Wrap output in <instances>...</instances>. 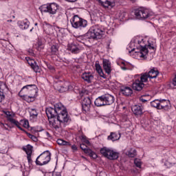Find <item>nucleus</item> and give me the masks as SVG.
Listing matches in <instances>:
<instances>
[{"label": "nucleus", "instance_id": "nucleus-1", "mask_svg": "<svg viewBox=\"0 0 176 176\" xmlns=\"http://www.w3.org/2000/svg\"><path fill=\"white\" fill-rule=\"evenodd\" d=\"M45 113L50 124L53 126L54 129L65 127L68 122H71L67 109L61 103L56 104L53 107L46 108Z\"/></svg>", "mask_w": 176, "mask_h": 176}, {"label": "nucleus", "instance_id": "nucleus-2", "mask_svg": "<svg viewBox=\"0 0 176 176\" xmlns=\"http://www.w3.org/2000/svg\"><path fill=\"white\" fill-rule=\"evenodd\" d=\"M22 93H27L28 96L22 95ZM19 95L21 97H26L28 102H32L35 101V98L38 96V87L32 84L27 85L21 89Z\"/></svg>", "mask_w": 176, "mask_h": 176}, {"label": "nucleus", "instance_id": "nucleus-3", "mask_svg": "<svg viewBox=\"0 0 176 176\" xmlns=\"http://www.w3.org/2000/svg\"><path fill=\"white\" fill-rule=\"evenodd\" d=\"M104 34V31L100 28V26L96 25L89 30L87 33V36H88L89 39H101Z\"/></svg>", "mask_w": 176, "mask_h": 176}, {"label": "nucleus", "instance_id": "nucleus-4", "mask_svg": "<svg viewBox=\"0 0 176 176\" xmlns=\"http://www.w3.org/2000/svg\"><path fill=\"white\" fill-rule=\"evenodd\" d=\"M52 153L49 151H45L42 153L36 159V164L37 166H45L50 162Z\"/></svg>", "mask_w": 176, "mask_h": 176}, {"label": "nucleus", "instance_id": "nucleus-5", "mask_svg": "<svg viewBox=\"0 0 176 176\" xmlns=\"http://www.w3.org/2000/svg\"><path fill=\"white\" fill-rule=\"evenodd\" d=\"M41 13H50V14H56L57 10H58V5L55 3L50 4H45L39 8Z\"/></svg>", "mask_w": 176, "mask_h": 176}, {"label": "nucleus", "instance_id": "nucleus-6", "mask_svg": "<svg viewBox=\"0 0 176 176\" xmlns=\"http://www.w3.org/2000/svg\"><path fill=\"white\" fill-rule=\"evenodd\" d=\"M70 21L74 28H82L87 25V21L82 19L78 15H74Z\"/></svg>", "mask_w": 176, "mask_h": 176}, {"label": "nucleus", "instance_id": "nucleus-7", "mask_svg": "<svg viewBox=\"0 0 176 176\" xmlns=\"http://www.w3.org/2000/svg\"><path fill=\"white\" fill-rule=\"evenodd\" d=\"M135 16L138 20H142L144 19H148L151 16L148 10L144 8H138L135 10Z\"/></svg>", "mask_w": 176, "mask_h": 176}, {"label": "nucleus", "instance_id": "nucleus-8", "mask_svg": "<svg viewBox=\"0 0 176 176\" xmlns=\"http://www.w3.org/2000/svg\"><path fill=\"white\" fill-rule=\"evenodd\" d=\"M144 42V39H142L141 41H138V43L140 45V47L137 49L139 50V52L140 53V57L143 58L149 53V50H148V47H146V45H143L142 43Z\"/></svg>", "mask_w": 176, "mask_h": 176}, {"label": "nucleus", "instance_id": "nucleus-9", "mask_svg": "<svg viewBox=\"0 0 176 176\" xmlns=\"http://www.w3.org/2000/svg\"><path fill=\"white\" fill-rule=\"evenodd\" d=\"M163 102H167V100L162 99V100H154L153 101L151 102V105L153 108H156L157 109H162L163 108H166L167 104L163 105L160 104H163Z\"/></svg>", "mask_w": 176, "mask_h": 176}, {"label": "nucleus", "instance_id": "nucleus-10", "mask_svg": "<svg viewBox=\"0 0 176 176\" xmlns=\"http://www.w3.org/2000/svg\"><path fill=\"white\" fill-rule=\"evenodd\" d=\"M80 148L82 151H84L85 153L89 155L90 157H92V159H97V154L94 153V151H91V149L87 148V146L85 144H80Z\"/></svg>", "mask_w": 176, "mask_h": 176}, {"label": "nucleus", "instance_id": "nucleus-11", "mask_svg": "<svg viewBox=\"0 0 176 176\" xmlns=\"http://www.w3.org/2000/svg\"><path fill=\"white\" fill-rule=\"evenodd\" d=\"M81 104L83 111H85V112H89L91 107V99H90L89 97L84 98L82 100Z\"/></svg>", "mask_w": 176, "mask_h": 176}, {"label": "nucleus", "instance_id": "nucleus-12", "mask_svg": "<svg viewBox=\"0 0 176 176\" xmlns=\"http://www.w3.org/2000/svg\"><path fill=\"white\" fill-rule=\"evenodd\" d=\"M103 100L104 102V105H112L113 102H115V98L109 94H105L104 95H102Z\"/></svg>", "mask_w": 176, "mask_h": 176}, {"label": "nucleus", "instance_id": "nucleus-13", "mask_svg": "<svg viewBox=\"0 0 176 176\" xmlns=\"http://www.w3.org/2000/svg\"><path fill=\"white\" fill-rule=\"evenodd\" d=\"M145 87V84H144L141 80H136L133 84H132V89L133 90H135L136 91H141L142 89Z\"/></svg>", "mask_w": 176, "mask_h": 176}, {"label": "nucleus", "instance_id": "nucleus-14", "mask_svg": "<svg viewBox=\"0 0 176 176\" xmlns=\"http://www.w3.org/2000/svg\"><path fill=\"white\" fill-rule=\"evenodd\" d=\"M132 111L136 116H141L144 113V107L140 105H134L131 108Z\"/></svg>", "mask_w": 176, "mask_h": 176}, {"label": "nucleus", "instance_id": "nucleus-15", "mask_svg": "<svg viewBox=\"0 0 176 176\" xmlns=\"http://www.w3.org/2000/svg\"><path fill=\"white\" fill-rule=\"evenodd\" d=\"M26 60L34 72H41V69L39 68V66L36 65V62H35V60L31 59L30 58H26Z\"/></svg>", "mask_w": 176, "mask_h": 176}, {"label": "nucleus", "instance_id": "nucleus-16", "mask_svg": "<svg viewBox=\"0 0 176 176\" xmlns=\"http://www.w3.org/2000/svg\"><path fill=\"white\" fill-rule=\"evenodd\" d=\"M120 93L125 97H129L133 94V89L130 87H122L120 89Z\"/></svg>", "mask_w": 176, "mask_h": 176}, {"label": "nucleus", "instance_id": "nucleus-17", "mask_svg": "<svg viewBox=\"0 0 176 176\" xmlns=\"http://www.w3.org/2000/svg\"><path fill=\"white\" fill-rule=\"evenodd\" d=\"M102 65L106 74L109 75V74H111V61H109V60L108 59H103Z\"/></svg>", "mask_w": 176, "mask_h": 176}, {"label": "nucleus", "instance_id": "nucleus-18", "mask_svg": "<svg viewBox=\"0 0 176 176\" xmlns=\"http://www.w3.org/2000/svg\"><path fill=\"white\" fill-rule=\"evenodd\" d=\"M112 148L107 146H104L100 148V153L103 155L104 157L109 159V155L111 152Z\"/></svg>", "mask_w": 176, "mask_h": 176}, {"label": "nucleus", "instance_id": "nucleus-19", "mask_svg": "<svg viewBox=\"0 0 176 176\" xmlns=\"http://www.w3.org/2000/svg\"><path fill=\"white\" fill-rule=\"evenodd\" d=\"M74 87L71 85L70 83L66 82L58 89L59 93H65V91H69L72 90Z\"/></svg>", "mask_w": 176, "mask_h": 176}, {"label": "nucleus", "instance_id": "nucleus-20", "mask_svg": "<svg viewBox=\"0 0 176 176\" xmlns=\"http://www.w3.org/2000/svg\"><path fill=\"white\" fill-rule=\"evenodd\" d=\"M67 50H69L74 54H78V53H80V48L79 47V46L74 43L68 45Z\"/></svg>", "mask_w": 176, "mask_h": 176}, {"label": "nucleus", "instance_id": "nucleus-21", "mask_svg": "<svg viewBox=\"0 0 176 176\" xmlns=\"http://www.w3.org/2000/svg\"><path fill=\"white\" fill-rule=\"evenodd\" d=\"M102 6L104 8H113L115 6V0H98Z\"/></svg>", "mask_w": 176, "mask_h": 176}, {"label": "nucleus", "instance_id": "nucleus-22", "mask_svg": "<svg viewBox=\"0 0 176 176\" xmlns=\"http://www.w3.org/2000/svg\"><path fill=\"white\" fill-rule=\"evenodd\" d=\"M107 140H110V141H118L119 140H120V133H117L116 132H111L110 133V135H109L107 137Z\"/></svg>", "mask_w": 176, "mask_h": 176}, {"label": "nucleus", "instance_id": "nucleus-23", "mask_svg": "<svg viewBox=\"0 0 176 176\" xmlns=\"http://www.w3.org/2000/svg\"><path fill=\"white\" fill-rule=\"evenodd\" d=\"M82 78L85 82H87V83H91V80L94 79V76L91 74L90 72L83 73Z\"/></svg>", "mask_w": 176, "mask_h": 176}, {"label": "nucleus", "instance_id": "nucleus-24", "mask_svg": "<svg viewBox=\"0 0 176 176\" xmlns=\"http://www.w3.org/2000/svg\"><path fill=\"white\" fill-rule=\"evenodd\" d=\"M94 104L96 107H104L105 106V103L104 102V98L102 95L96 98L94 101Z\"/></svg>", "mask_w": 176, "mask_h": 176}, {"label": "nucleus", "instance_id": "nucleus-25", "mask_svg": "<svg viewBox=\"0 0 176 176\" xmlns=\"http://www.w3.org/2000/svg\"><path fill=\"white\" fill-rule=\"evenodd\" d=\"M117 159H119V153L111 148V152L109 155V160H116Z\"/></svg>", "mask_w": 176, "mask_h": 176}, {"label": "nucleus", "instance_id": "nucleus-26", "mask_svg": "<svg viewBox=\"0 0 176 176\" xmlns=\"http://www.w3.org/2000/svg\"><path fill=\"white\" fill-rule=\"evenodd\" d=\"M148 74L150 79H156L159 75V71L155 70V68H153L151 69Z\"/></svg>", "mask_w": 176, "mask_h": 176}, {"label": "nucleus", "instance_id": "nucleus-27", "mask_svg": "<svg viewBox=\"0 0 176 176\" xmlns=\"http://www.w3.org/2000/svg\"><path fill=\"white\" fill-rule=\"evenodd\" d=\"M95 67L100 76H101V78H105V74H104V72L102 71V68H101V65H100L99 63H96Z\"/></svg>", "mask_w": 176, "mask_h": 176}, {"label": "nucleus", "instance_id": "nucleus-28", "mask_svg": "<svg viewBox=\"0 0 176 176\" xmlns=\"http://www.w3.org/2000/svg\"><path fill=\"white\" fill-rule=\"evenodd\" d=\"M8 120H9V122L10 123H12V124H14V126H16V127H18V129H19L22 131H24V129H23V128H21V126H20V122H19V121L14 120V118H10V117L8 118Z\"/></svg>", "mask_w": 176, "mask_h": 176}, {"label": "nucleus", "instance_id": "nucleus-29", "mask_svg": "<svg viewBox=\"0 0 176 176\" xmlns=\"http://www.w3.org/2000/svg\"><path fill=\"white\" fill-rule=\"evenodd\" d=\"M23 151L26 153L28 156H31L32 155V146L28 144L26 147L23 148Z\"/></svg>", "mask_w": 176, "mask_h": 176}, {"label": "nucleus", "instance_id": "nucleus-30", "mask_svg": "<svg viewBox=\"0 0 176 176\" xmlns=\"http://www.w3.org/2000/svg\"><path fill=\"white\" fill-rule=\"evenodd\" d=\"M19 28L21 30H27L30 27V22H19Z\"/></svg>", "mask_w": 176, "mask_h": 176}, {"label": "nucleus", "instance_id": "nucleus-31", "mask_svg": "<svg viewBox=\"0 0 176 176\" xmlns=\"http://www.w3.org/2000/svg\"><path fill=\"white\" fill-rule=\"evenodd\" d=\"M30 115L32 119H36V118H38V111H36L35 109H30Z\"/></svg>", "mask_w": 176, "mask_h": 176}, {"label": "nucleus", "instance_id": "nucleus-32", "mask_svg": "<svg viewBox=\"0 0 176 176\" xmlns=\"http://www.w3.org/2000/svg\"><path fill=\"white\" fill-rule=\"evenodd\" d=\"M126 155L129 156V157H135V156H137V151L131 148L126 152Z\"/></svg>", "mask_w": 176, "mask_h": 176}, {"label": "nucleus", "instance_id": "nucleus-33", "mask_svg": "<svg viewBox=\"0 0 176 176\" xmlns=\"http://www.w3.org/2000/svg\"><path fill=\"white\" fill-rule=\"evenodd\" d=\"M149 78V74L146 72L141 74L140 81L143 83L145 82H148V78Z\"/></svg>", "mask_w": 176, "mask_h": 176}, {"label": "nucleus", "instance_id": "nucleus-34", "mask_svg": "<svg viewBox=\"0 0 176 176\" xmlns=\"http://www.w3.org/2000/svg\"><path fill=\"white\" fill-rule=\"evenodd\" d=\"M57 144L58 145H62V146H70L71 144L63 139H58L56 141Z\"/></svg>", "mask_w": 176, "mask_h": 176}, {"label": "nucleus", "instance_id": "nucleus-35", "mask_svg": "<svg viewBox=\"0 0 176 176\" xmlns=\"http://www.w3.org/2000/svg\"><path fill=\"white\" fill-rule=\"evenodd\" d=\"M147 97H149V95H142L140 97L139 100L141 102H147L149 101V99Z\"/></svg>", "mask_w": 176, "mask_h": 176}, {"label": "nucleus", "instance_id": "nucleus-36", "mask_svg": "<svg viewBox=\"0 0 176 176\" xmlns=\"http://www.w3.org/2000/svg\"><path fill=\"white\" fill-rule=\"evenodd\" d=\"M57 52H58V47H57V45H52L51 47V52L52 53V54H56Z\"/></svg>", "mask_w": 176, "mask_h": 176}, {"label": "nucleus", "instance_id": "nucleus-37", "mask_svg": "<svg viewBox=\"0 0 176 176\" xmlns=\"http://www.w3.org/2000/svg\"><path fill=\"white\" fill-rule=\"evenodd\" d=\"M27 135L28 137H29V138L32 140V141H34V142H36V141H38V138H36V136L29 133H27Z\"/></svg>", "mask_w": 176, "mask_h": 176}, {"label": "nucleus", "instance_id": "nucleus-38", "mask_svg": "<svg viewBox=\"0 0 176 176\" xmlns=\"http://www.w3.org/2000/svg\"><path fill=\"white\" fill-rule=\"evenodd\" d=\"M134 164L135 166H136V167H138V168H141V160H140L139 159H135L134 160Z\"/></svg>", "mask_w": 176, "mask_h": 176}, {"label": "nucleus", "instance_id": "nucleus-39", "mask_svg": "<svg viewBox=\"0 0 176 176\" xmlns=\"http://www.w3.org/2000/svg\"><path fill=\"white\" fill-rule=\"evenodd\" d=\"M167 102H163L162 103H160V105H167L165 108H163L162 109H164L165 111H168V109H170V106H168V100H166Z\"/></svg>", "mask_w": 176, "mask_h": 176}, {"label": "nucleus", "instance_id": "nucleus-40", "mask_svg": "<svg viewBox=\"0 0 176 176\" xmlns=\"http://www.w3.org/2000/svg\"><path fill=\"white\" fill-rule=\"evenodd\" d=\"M3 100H5V95H3V91L0 88V102H2Z\"/></svg>", "mask_w": 176, "mask_h": 176}, {"label": "nucleus", "instance_id": "nucleus-41", "mask_svg": "<svg viewBox=\"0 0 176 176\" xmlns=\"http://www.w3.org/2000/svg\"><path fill=\"white\" fill-rule=\"evenodd\" d=\"M23 126L25 127V129H28V127H30V123L28 122V120H24L23 122Z\"/></svg>", "mask_w": 176, "mask_h": 176}, {"label": "nucleus", "instance_id": "nucleus-42", "mask_svg": "<svg viewBox=\"0 0 176 176\" xmlns=\"http://www.w3.org/2000/svg\"><path fill=\"white\" fill-rule=\"evenodd\" d=\"M171 87H173V89H176V76L173 79V81L171 83Z\"/></svg>", "mask_w": 176, "mask_h": 176}, {"label": "nucleus", "instance_id": "nucleus-43", "mask_svg": "<svg viewBox=\"0 0 176 176\" xmlns=\"http://www.w3.org/2000/svg\"><path fill=\"white\" fill-rule=\"evenodd\" d=\"M36 49H37V50H38V51H41L42 49H43V47H42V42L38 41V42L37 43Z\"/></svg>", "mask_w": 176, "mask_h": 176}, {"label": "nucleus", "instance_id": "nucleus-44", "mask_svg": "<svg viewBox=\"0 0 176 176\" xmlns=\"http://www.w3.org/2000/svg\"><path fill=\"white\" fill-rule=\"evenodd\" d=\"M72 149L73 152H76L78 151V146L74 144L72 146Z\"/></svg>", "mask_w": 176, "mask_h": 176}, {"label": "nucleus", "instance_id": "nucleus-45", "mask_svg": "<svg viewBox=\"0 0 176 176\" xmlns=\"http://www.w3.org/2000/svg\"><path fill=\"white\" fill-rule=\"evenodd\" d=\"M27 158L29 164H32V159L31 158V155L27 156Z\"/></svg>", "mask_w": 176, "mask_h": 176}, {"label": "nucleus", "instance_id": "nucleus-46", "mask_svg": "<svg viewBox=\"0 0 176 176\" xmlns=\"http://www.w3.org/2000/svg\"><path fill=\"white\" fill-rule=\"evenodd\" d=\"M148 49H152L153 50H155V47H153V44H151V43H148Z\"/></svg>", "mask_w": 176, "mask_h": 176}, {"label": "nucleus", "instance_id": "nucleus-47", "mask_svg": "<svg viewBox=\"0 0 176 176\" xmlns=\"http://www.w3.org/2000/svg\"><path fill=\"white\" fill-rule=\"evenodd\" d=\"M47 67L49 68V69H51V71H54V67H53V66H52L50 65H49L47 66Z\"/></svg>", "mask_w": 176, "mask_h": 176}, {"label": "nucleus", "instance_id": "nucleus-48", "mask_svg": "<svg viewBox=\"0 0 176 176\" xmlns=\"http://www.w3.org/2000/svg\"><path fill=\"white\" fill-rule=\"evenodd\" d=\"M45 137H47V138H50V133H49V132L46 131L45 132Z\"/></svg>", "mask_w": 176, "mask_h": 176}, {"label": "nucleus", "instance_id": "nucleus-49", "mask_svg": "<svg viewBox=\"0 0 176 176\" xmlns=\"http://www.w3.org/2000/svg\"><path fill=\"white\" fill-rule=\"evenodd\" d=\"M29 54L30 56H34V52H32V50L29 51Z\"/></svg>", "mask_w": 176, "mask_h": 176}, {"label": "nucleus", "instance_id": "nucleus-50", "mask_svg": "<svg viewBox=\"0 0 176 176\" xmlns=\"http://www.w3.org/2000/svg\"><path fill=\"white\" fill-rule=\"evenodd\" d=\"M80 139L85 140H86V136L81 135Z\"/></svg>", "mask_w": 176, "mask_h": 176}, {"label": "nucleus", "instance_id": "nucleus-51", "mask_svg": "<svg viewBox=\"0 0 176 176\" xmlns=\"http://www.w3.org/2000/svg\"><path fill=\"white\" fill-rule=\"evenodd\" d=\"M6 115H7V116H10V112L6 111Z\"/></svg>", "mask_w": 176, "mask_h": 176}, {"label": "nucleus", "instance_id": "nucleus-52", "mask_svg": "<svg viewBox=\"0 0 176 176\" xmlns=\"http://www.w3.org/2000/svg\"><path fill=\"white\" fill-rule=\"evenodd\" d=\"M122 69H123L124 71H126V69H127V68L126 67H122Z\"/></svg>", "mask_w": 176, "mask_h": 176}, {"label": "nucleus", "instance_id": "nucleus-53", "mask_svg": "<svg viewBox=\"0 0 176 176\" xmlns=\"http://www.w3.org/2000/svg\"><path fill=\"white\" fill-rule=\"evenodd\" d=\"M12 19L8 20V23H12Z\"/></svg>", "mask_w": 176, "mask_h": 176}, {"label": "nucleus", "instance_id": "nucleus-54", "mask_svg": "<svg viewBox=\"0 0 176 176\" xmlns=\"http://www.w3.org/2000/svg\"><path fill=\"white\" fill-rule=\"evenodd\" d=\"M86 144H90V142H89V140L87 141Z\"/></svg>", "mask_w": 176, "mask_h": 176}, {"label": "nucleus", "instance_id": "nucleus-55", "mask_svg": "<svg viewBox=\"0 0 176 176\" xmlns=\"http://www.w3.org/2000/svg\"><path fill=\"white\" fill-rule=\"evenodd\" d=\"M134 50H135V49L133 48V49L131 50V52H134Z\"/></svg>", "mask_w": 176, "mask_h": 176}, {"label": "nucleus", "instance_id": "nucleus-56", "mask_svg": "<svg viewBox=\"0 0 176 176\" xmlns=\"http://www.w3.org/2000/svg\"><path fill=\"white\" fill-rule=\"evenodd\" d=\"M131 1H133V2H135V0H131Z\"/></svg>", "mask_w": 176, "mask_h": 176}, {"label": "nucleus", "instance_id": "nucleus-57", "mask_svg": "<svg viewBox=\"0 0 176 176\" xmlns=\"http://www.w3.org/2000/svg\"><path fill=\"white\" fill-rule=\"evenodd\" d=\"M35 25H38V23H35Z\"/></svg>", "mask_w": 176, "mask_h": 176}, {"label": "nucleus", "instance_id": "nucleus-58", "mask_svg": "<svg viewBox=\"0 0 176 176\" xmlns=\"http://www.w3.org/2000/svg\"><path fill=\"white\" fill-rule=\"evenodd\" d=\"M32 31V29L30 30V32Z\"/></svg>", "mask_w": 176, "mask_h": 176}]
</instances>
